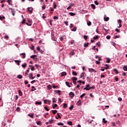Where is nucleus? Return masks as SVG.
Here are the masks:
<instances>
[{
    "mask_svg": "<svg viewBox=\"0 0 127 127\" xmlns=\"http://www.w3.org/2000/svg\"><path fill=\"white\" fill-rule=\"evenodd\" d=\"M89 71L91 72V73H93V72H96V70L93 68H89Z\"/></svg>",
    "mask_w": 127,
    "mask_h": 127,
    "instance_id": "nucleus-12",
    "label": "nucleus"
},
{
    "mask_svg": "<svg viewBox=\"0 0 127 127\" xmlns=\"http://www.w3.org/2000/svg\"><path fill=\"white\" fill-rule=\"evenodd\" d=\"M99 38V36H96V37H93V39L96 40V39H98Z\"/></svg>",
    "mask_w": 127,
    "mask_h": 127,
    "instance_id": "nucleus-43",
    "label": "nucleus"
},
{
    "mask_svg": "<svg viewBox=\"0 0 127 127\" xmlns=\"http://www.w3.org/2000/svg\"><path fill=\"white\" fill-rule=\"evenodd\" d=\"M69 55L70 56H73V55H75V53L74 52V51H72L70 53Z\"/></svg>",
    "mask_w": 127,
    "mask_h": 127,
    "instance_id": "nucleus-17",
    "label": "nucleus"
},
{
    "mask_svg": "<svg viewBox=\"0 0 127 127\" xmlns=\"http://www.w3.org/2000/svg\"><path fill=\"white\" fill-rule=\"evenodd\" d=\"M91 6L93 9H95L96 8V5H95V4H91Z\"/></svg>",
    "mask_w": 127,
    "mask_h": 127,
    "instance_id": "nucleus-21",
    "label": "nucleus"
},
{
    "mask_svg": "<svg viewBox=\"0 0 127 127\" xmlns=\"http://www.w3.org/2000/svg\"><path fill=\"white\" fill-rule=\"evenodd\" d=\"M22 24H24L25 23V19H23V20L21 22Z\"/></svg>",
    "mask_w": 127,
    "mask_h": 127,
    "instance_id": "nucleus-47",
    "label": "nucleus"
},
{
    "mask_svg": "<svg viewBox=\"0 0 127 127\" xmlns=\"http://www.w3.org/2000/svg\"><path fill=\"white\" fill-rule=\"evenodd\" d=\"M59 17H57V16H55L54 17V19H59Z\"/></svg>",
    "mask_w": 127,
    "mask_h": 127,
    "instance_id": "nucleus-62",
    "label": "nucleus"
},
{
    "mask_svg": "<svg viewBox=\"0 0 127 127\" xmlns=\"http://www.w3.org/2000/svg\"><path fill=\"white\" fill-rule=\"evenodd\" d=\"M57 107H58V105H57V104H55L54 105V106H53V109H55V108H57Z\"/></svg>",
    "mask_w": 127,
    "mask_h": 127,
    "instance_id": "nucleus-38",
    "label": "nucleus"
},
{
    "mask_svg": "<svg viewBox=\"0 0 127 127\" xmlns=\"http://www.w3.org/2000/svg\"><path fill=\"white\" fill-rule=\"evenodd\" d=\"M36 124H37V125H38V126H41V122H40V121H38V122H37V123H36Z\"/></svg>",
    "mask_w": 127,
    "mask_h": 127,
    "instance_id": "nucleus-30",
    "label": "nucleus"
},
{
    "mask_svg": "<svg viewBox=\"0 0 127 127\" xmlns=\"http://www.w3.org/2000/svg\"><path fill=\"white\" fill-rule=\"evenodd\" d=\"M58 126H64V124L62 123H58L57 124Z\"/></svg>",
    "mask_w": 127,
    "mask_h": 127,
    "instance_id": "nucleus-34",
    "label": "nucleus"
},
{
    "mask_svg": "<svg viewBox=\"0 0 127 127\" xmlns=\"http://www.w3.org/2000/svg\"><path fill=\"white\" fill-rule=\"evenodd\" d=\"M53 122H54L53 119H51L49 121V123L50 124H53Z\"/></svg>",
    "mask_w": 127,
    "mask_h": 127,
    "instance_id": "nucleus-18",
    "label": "nucleus"
},
{
    "mask_svg": "<svg viewBox=\"0 0 127 127\" xmlns=\"http://www.w3.org/2000/svg\"><path fill=\"white\" fill-rule=\"evenodd\" d=\"M16 112H19L20 111V108L19 107H17L16 109Z\"/></svg>",
    "mask_w": 127,
    "mask_h": 127,
    "instance_id": "nucleus-53",
    "label": "nucleus"
},
{
    "mask_svg": "<svg viewBox=\"0 0 127 127\" xmlns=\"http://www.w3.org/2000/svg\"><path fill=\"white\" fill-rule=\"evenodd\" d=\"M26 24L28 25V26H31L32 25V23H29L28 22H26Z\"/></svg>",
    "mask_w": 127,
    "mask_h": 127,
    "instance_id": "nucleus-32",
    "label": "nucleus"
},
{
    "mask_svg": "<svg viewBox=\"0 0 127 127\" xmlns=\"http://www.w3.org/2000/svg\"><path fill=\"white\" fill-rule=\"evenodd\" d=\"M64 23L65 24L66 26H68V21H64Z\"/></svg>",
    "mask_w": 127,
    "mask_h": 127,
    "instance_id": "nucleus-37",
    "label": "nucleus"
},
{
    "mask_svg": "<svg viewBox=\"0 0 127 127\" xmlns=\"http://www.w3.org/2000/svg\"><path fill=\"white\" fill-rule=\"evenodd\" d=\"M84 96H86V94L83 93L81 95H80V98H83V97H84Z\"/></svg>",
    "mask_w": 127,
    "mask_h": 127,
    "instance_id": "nucleus-49",
    "label": "nucleus"
},
{
    "mask_svg": "<svg viewBox=\"0 0 127 127\" xmlns=\"http://www.w3.org/2000/svg\"><path fill=\"white\" fill-rule=\"evenodd\" d=\"M111 124L113 127H116V123L115 122H112Z\"/></svg>",
    "mask_w": 127,
    "mask_h": 127,
    "instance_id": "nucleus-57",
    "label": "nucleus"
},
{
    "mask_svg": "<svg viewBox=\"0 0 127 127\" xmlns=\"http://www.w3.org/2000/svg\"><path fill=\"white\" fill-rule=\"evenodd\" d=\"M56 92H57L58 95H61V91L58 90H56Z\"/></svg>",
    "mask_w": 127,
    "mask_h": 127,
    "instance_id": "nucleus-25",
    "label": "nucleus"
},
{
    "mask_svg": "<svg viewBox=\"0 0 127 127\" xmlns=\"http://www.w3.org/2000/svg\"><path fill=\"white\" fill-rule=\"evenodd\" d=\"M84 38L85 40H87V39H88V36L84 35Z\"/></svg>",
    "mask_w": 127,
    "mask_h": 127,
    "instance_id": "nucleus-55",
    "label": "nucleus"
},
{
    "mask_svg": "<svg viewBox=\"0 0 127 127\" xmlns=\"http://www.w3.org/2000/svg\"><path fill=\"white\" fill-rule=\"evenodd\" d=\"M69 96L70 97V98H71V99H73V98H74L75 96V94H74L73 92H70L69 93Z\"/></svg>",
    "mask_w": 127,
    "mask_h": 127,
    "instance_id": "nucleus-3",
    "label": "nucleus"
},
{
    "mask_svg": "<svg viewBox=\"0 0 127 127\" xmlns=\"http://www.w3.org/2000/svg\"><path fill=\"white\" fill-rule=\"evenodd\" d=\"M67 75V72L64 71L61 73V77H63V76H66Z\"/></svg>",
    "mask_w": 127,
    "mask_h": 127,
    "instance_id": "nucleus-8",
    "label": "nucleus"
},
{
    "mask_svg": "<svg viewBox=\"0 0 127 127\" xmlns=\"http://www.w3.org/2000/svg\"><path fill=\"white\" fill-rule=\"evenodd\" d=\"M69 6L71 7L72 6H75V4L73 3H71L69 4Z\"/></svg>",
    "mask_w": 127,
    "mask_h": 127,
    "instance_id": "nucleus-42",
    "label": "nucleus"
},
{
    "mask_svg": "<svg viewBox=\"0 0 127 127\" xmlns=\"http://www.w3.org/2000/svg\"><path fill=\"white\" fill-rule=\"evenodd\" d=\"M111 60L109 58H107V63H110Z\"/></svg>",
    "mask_w": 127,
    "mask_h": 127,
    "instance_id": "nucleus-54",
    "label": "nucleus"
},
{
    "mask_svg": "<svg viewBox=\"0 0 127 127\" xmlns=\"http://www.w3.org/2000/svg\"><path fill=\"white\" fill-rule=\"evenodd\" d=\"M42 104V102L41 101L38 102L36 101L35 102V105H41Z\"/></svg>",
    "mask_w": 127,
    "mask_h": 127,
    "instance_id": "nucleus-15",
    "label": "nucleus"
},
{
    "mask_svg": "<svg viewBox=\"0 0 127 127\" xmlns=\"http://www.w3.org/2000/svg\"><path fill=\"white\" fill-rule=\"evenodd\" d=\"M44 109L46 111H47V112H48L49 111V109H48V108L47 107H45Z\"/></svg>",
    "mask_w": 127,
    "mask_h": 127,
    "instance_id": "nucleus-51",
    "label": "nucleus"
},
{
    "mask_svg": "<svg viewBox=\"0 0 127 127\" xmlns=\"http://www.w3.org/2000/svg\"><path fill=\"white\" fill-rule=\"evenodd\" d=\"M113 71L116 73V74H118L119 73V71L118 69H117V68H115Z\"/></svg>",
    "mask_w": 127,
    "mask_h": 127,
    "instance_id": "nucleus-22",
    "label": "nucleus"
},
{
    "mask_svg": "<svg viewBox=\"0 0 127 127\" xmlns=\"http://www.w3.org/2000/svg\"><path fill=\"white\" fill-rule=\"evenodd\" d=\"M103 123H104V124H107L108 123V121H106V119L103 118Z\"/></svg>",
    "mask_w": 127,
    "mask_h": 127,
    "instance_id": "nucleus-27",
    "label": "nucleus"
},
{
    "mask_svg": "<svg viewBox=\"0 0 127 127\" xmlns=\"http://www.w3.org/2000/svg\"><path fill=\"white\" fill-rule=\"evenodd\" d=\"M11 13H12V14L13 16H14L15 15V10H11Z\"/></svg>",
    "mask_w": 127,
    "mask_h": 127,
    "instance_id": "nucleus-20",
    "label": "nucleus"
},
{
    "mask_svg": "<svg viewBox=\"0 0 127 127\" xmlns=\"http://www.w3.org/2000/svg\"><path fill=\"white\" fill-rule=\"evenodd\" d=\"M91 24H92V22H91V21L87 22V25H88V26H90Z\"/></svg>",
    "mask_w": 127,
    "mask_h": 127,
    "instance_id": "nucleus-52",
    "label": "nucleus"
},
{
    "mask_svg": "<svg viewBox=\"0 0 127 127\" xmlns=\"http://www.w3.org/2000/svg\"><path fill=\"white\" fill-rule=\"evenodd\" d=\"M12 0H7V2H8L9 4H10V2H12Z\"/></svg>",
    "mask_w": 127,
    "mask_h": 127,
    "instance_id": "nucleus-59",
    "label": "nucleus"
},
{
    "mask_svg": "<svg viewBox=\"0 0 127 127\" xmlns=\"http://www.w3.org/2000/svg\"><path fill=\"white\" fill-rule=\"evenodd\" d=\"M17 99H18V96L16 95L15 97V100L17 101Z\"/></svg>",
    "mask_w": 127,
    "mask_h": 127,
    "instance_id": "nucleus-61",
    "label": "nucleus"
},
{
    "mask_svg": "<svg viewBox=\"0 0 127 127\" xmlns=\"http://www.w3.org/2000/svg\"><path fill=\"white\" fill-rule=\"evenodd\" d=\"M4 38L5 39H6V40H8V38H9L8 36L7 35L4 36Z\"/></svg>",
    "mask_w": 127,
    "mask_h": 127,
    "instance_id": "nucleus-45",
    "label": "nucleus"
},
{
    "mask_svg": "<svg viewBox=\"0 0 127 127\" xmlns=\"http://www.w3.org/2000/svg\"><path fill=\"white\" fill-rule=\"evenodd\" d=\"M72 75H74V76H77V72L75 71H72Z\"/></svg>",
    "mask_w": 127,
    "mask_h": 127,
    "instance_id": "nucleus-44",
    "label": "nucleus"
},
{
    "mask_svg": "<svg viewBox=\"0 0 127 127\" xmlns=\"http://www.w3.org/2000/svg\"><path fill=\"white\" fill-rule=\"evenodd\" d=\"M89 88H90V85L87 84L86 85V87L85 88H84V89H89Z\"/></svg>",
    "mask_w": 127,
    "mask_h": 127,
    "instance_id": "nucleus-33",
    "label": "nucleus"
},
{
    "mask_svg": "<svg viewBox=\"0 0 127 127\" xmlns=\"http://www.w3.org/2000/svg\"><path fill=\"white\" fill-rule=\"evenodd\" d=\"M79 78L83 79H86V73H85V72L81 73L79 76Z\"/></svg>",
    "mask_w": 127,
    "mask_h": 127,
    "instance_id": "nucleus-1",
    "label": "nucleus"
},
{
    "mask_svg": "<svg viewBox=\"0 0 127 127\" xmlns=\"http://www.w3.org/2000/svg\"><path fill=\"white\" fill-rule=\"evenodd\" d=\"M65 84L67 87H68V88H70L71 87V86L70 85V83H69V82L68 81L65 82Z\"/></svg>",
    "mask_w": 127,
    "mask_h": 127,
    "instance_id": "nucleus-10",
    "label": "nucleus"
},
{
    "mask_svg": "<svg viewBox=\"0 0 127 127\" xmlns=\"http://www.w3.org/2000/svg\"><path fill=\"white\" fill-rule=\"evenodd\" d=\"M36 57H37V56L36 55H32L30 57V58H32L33 59V60H37V58H36ZM36 58V59H34Z\"/></svg>",
    "mask_w": 127,
    "mask_h": 127,
    "instance_id": "nucleus-5",
    "label": "nucleus"
},
{
    "mask_svg": "<svg viewBox=\"0 0 127 127\" xmlns=\"http://www.w3.org/2000/svg\"><path fill=\"white\" fill-rule=\"evenodd\" d=\"M89 46V43H85L84 44V46L85 47H88V46Z\"/></svg>",
    "mask_w": 127,
    "mask_h": 127,
    "instance_id": "nucleus-39",
    "label": "nucleus"
},
{
    "mask_svg": "<svg viewBox=\"0 0 127 127\" xmlns=\"http://www.w3.org/2000/svg\"><path fill=\"white\" fill-rule=\"evenodd\" d=\"M14 62L15 63H17V65H18V66H19L20 65V64H19V63H20V62H19V61H18V60H15Z\"/></svg>",
    "mask_w": 127,
    "mask_h": 127,
    "instance_id": "nucleus-11",
    "label": "nucleus"
},
{
    "mask_svg": "<svg viewBox=\"0 0 127 127\" xmlns=\"http://www.w3.org/2000/svg\"><path fill=\"white\" fill-rule=\"evenodd\" d=\"M4 18H5L4 16H0V20H2V19H4Z\"/></svg>",
    "mask_w": 127,
    "mask_h": 127,
    "instance_id": "nucleus-41",
    "label": "nucleus"
},
{
    "mask_svg": "<svg viewBox=\"0 0 127 127\" xmlns=\"http://www.w3.org/2000/svg\"><path fill=\"white\" fill-rule=\"evenodd\" d=\"M20 55H22L23 57H22V58H23V59H24V58H25L26 56V54L25 53L20 54Z\"/></svg>",
    "mask_w": 127,
    "mask_h": 127,
    "instance_id": "nucleus-7",
    "label": "nucleus"
},
{
    "mask_svg": "<svg viewBox=\"0 0 127 127\" xmlns=\"http://www.w3.org/2000/svg\"><path fill=\"white\" fill-rule=\"evenodd\" d=\"M72 31H76L77 30V28L76 27H74L73 29L71 30Z\"/></svg>",
    "mask_w": 127,
    "mask_h": 127,
    "instance_id": "nucleus-40",
    "label": "nucleus"
},
{
    "mask_svg": "<svg viewBox=\"0 0 127 127\" xmlns=\"http://www.w3.org/2000/svg\"><path fill=\"white\" fill-rule=\"evenodd\" d=\"M68 125H69V126H72V122L71 121H69L68 123H67Z\"/></svg>",
    "mask_w": 127,
    "mask_h": 127,
    "instance_id": "nucleus-46",
    "label": "nucleus"
},
{
    "mask_svg": "<svg viewBox=\"0 0 127 127\" xmlns=\"http://www.w3.org/2000/svg\"><path fill=\"white\" fill-rule=\"evenodd\" d=\"M31 69L32 71H34V70H35L34 66H33L32 67H31Z\"/></svg>",
    "mask_w": 127,
    "mask_h": 127,
    "instance_id": "nucleus-63",
    "label": "nucleus"
},
{
    "mask_svg": "<svg viewBox=\"0 0 127 127\" xmlns=\"http://www.w3.org/2000/svg\"><path fill=\"white\" fill-rule=\"evenodd\" d=\"M123 70H124V71H127V66H124Z\"/></svg>",
    "mask_w": 127,
    "mask_h": 127,
    "instance_id": "nucleus-35",
    "label": "nucleus"
},
{
    "mask_svg": "<svg viewBox=\"0 0 127 127\" xmlns=\"http://www.w3.org/2000/svg\"><path fill=\"white\" fill-rule=\"evenodd\" d=\"M115 31H117V32H121V30L118 29V28H116L115 29Z\"/></svg>",
    "mask_w": 127,
    "mask_h": 127,
    "instance_id": "nucleus-50",
    "label": "nucleus"
},
{
    "mask_svg": "<svg viewBox=\"0 0 127 127\" xmlns=\"http://www.w3.org/2000/svg\"><path fill=\"white\" fill-rule=\"evenodd\" d=\"M69 14L71 16H75V15H76V13H73V12H70L69 13Z\"/></svg>",
    "mask_w": 127,
    "mask_h": 127,
    "instance_id": "nucleus-16",
    "label": "nucleus"
},
{
    "mask_svg": "<svg viewBox=\"0 0 127 127\" xmlns=\"http://www.w3.org/2000/svg\"><path fill=\"white\" fill-rule=\"evenodd\" d=\"M63 105H64V106H63V108H64L65 109V108H67V104H66V103H64Z\"/></svg>",
    "mask_w": 127,
    "mask_h": 127,
    "instance_id": "nucleus-36",
    "label": "nucleus"
},
{
    "mask_svg": "<svg viewBox=\"0 0 127 127\" xmlns=\"http://www.w3.org/2000/svg\"><path fill=\"white\" fill-rule=\"evenodd\" d=\"M95 86H92V87H89V89L83 88V90H86L87 91H90V90H94V89H95Z\"/></svg>",
    "mask_w": 127,
    "mask_h": 127,
    "instance_id": "nucleus-4",
    "label": "nucleus"
},
{
    "mask_svg": "<svg viewBox=\"0 0 127 127\" xmlns=\"http://www.w3.org/2000/svg\"><path fill=\"white\" fill-rule=\"evenodd\" d=\"M18 94H19V96H22V92L21 91V90H18Z\"/></svg>",
    "mask_w": 127,
    "mask_h": 127,
    "instance_id": "nucleus-19",
    "label": "nucleus"
},
{
    "mask_svg": "<svg viewBox=\"0 0 127 127\" xmlns=\"http://www.w3.org/2000/svg\"><path fill=\"white\" fill-rule=\"evenodd\" d=\"M28 117H30V118H31L32 119H34V117H33V114H32L31 115L30 114H28Z\"/></svg>",
    "mask_w": 127,
    "mask_h": 127,
    "instance_id": "nucleus-23",
    "label": "nucleus"
},
{
    "mask_svg": "<svg viewBox=\"0 0 127 127\" xmlns=\"http://www.w3.org/2000/svg\"><path fill=\"white\" fill-rule=\"evenodd\" d=\"M95 63H96V64L97 65H99V64H101V63L99 61H95Z\"/></svg>",
    "mask_w": 127,
    "mask_h": 127,
    "instance_id": "nucleus-56",
    "label": "nucleus"
},
{
    "mask_svg": "<svg viewBox=\"0 0 127 127\" xmlns=\"http://www.w3.org/2000/svg\"><path fill=\"white\" fill-rule=\"evenodd\" d=\"M52 112L54 115H56L57 114V110H52Z\"/></svg>",
    "mask_w": 127,
    "mask_h": 127,
    "instance_id": "nucleus-26",
    "label": "nucleus"
},
{
    "mask_svg": "<svg viewBox=\"0 0 127 127\" xmlns=\"http://www.w3.org/2000/svg\"><path fill=\"white\" fill-rule=\"evenodd\" d=\"M31 92H34V91H36V88H35V87L32 86V89H31Z\"/></svg>",
    "mask_w": 127,
    "mask_h": 127,
    "instance_id": "nucleus-13",
    "label": "nucleus"
},
{
    "mask_svg": "<svg viewBox=\"0 0 127 127\" xmlns=\"http://www.w3.org/2000/svg\"><path fill=\"white\" fill-rule=\"evenodd\" d=\"M51 101L49 100L46 99L44 100V104H47V103H51Z\"/></svg>",
    "mask_w": 127,
    "mask_h": 127,
    "instance_id": "nucleus-9",
    "label": "nucleus"
},
{
    "mask_svg": "<svg viewBox=\"0 0 127 127\" xmlns=\"http://www.w3.org/2000/svg\"><path fill=\"white\" fill-rule=\"evenodd\" d=\"M76 105H77L78 106H81L82 105V103L81 102V100L78 101L76 103Z\"/></svg>",
    "mask_w": 127,
    "mask_h": 127,
    "instance_id": "nucleus-14",
    "label": "nucleus"
},
{
    "mask_svg": "<svg viewBox=\"0 0 127 127\" xmlns=\"http://www.w3.org/2000/svg\"><path fill=\"white\" fill-rule=\"evenodd\" d=\"M18 79H22V75L19 74L17 75Z\"/></svg>",
    "mask_w": 127,
    "mask_h": 127,
    "instance_id": "nucleus-24",
    "label": "nucleus"
},
{
    "mask_svg": "<svg viewBox=\"0 0 127 127\" xmlns=\"http://www.w3.org/2000/svg\"><path fill=\"white\" fill-rule=\"evenodd\" d=\"M32 76H33L32 73H30L29 74V78H30V79H32V80H33V79H34V78H35V77Z\"/></svg>",
    "mask_w": 127,
    "mask_h": 127,
    "instance_id": "nucleus-6",
    "label": "nucleus"
},
{
    "mask_svg": "<svg viewBox=\"0 0 127 127\" xmlns=\"http://www.w3.org/2000/svg\"><path fill=\"white\" fill-rule=\"evenodd\" d=\"M27 65V64H26V63H24V64H22V67L23 68H25L26 67Z\"/></svg>",
    "mask_w": 127,
    "mask_h": 127,
    "instance_id": "nucleus-31",
    "label": "nucleus"
},
{
    "mask_svg": "<svg viewBox=\"0 0 127 127\" xmlns=\"http://www.w3.org/2000/svg\"><path fill=\"white\" fill-rule=\"evenodd\" d=\"M71 80H77V77H73L71 78Z\"/></svg>",
    "mask_w": 127,
    "mask_h": 127,
    "instance_id": "nucleus-64",
    "label": "nucleus"
},
{
    "mask_svg": "<svg viewBox=\"0 0 127 127\" xmlns=\"http://www.w3.org/2000/svg\"><path fill=\"white\" fill-rule=\"evenodd\" d=\"M118 23L119 24H122V20H121V19L118 20Z\"/></svg>",
    "mask_w": 127,
    "mask_h": 127,
    "instance_id": "nucleus-48",
    "label": "nucleus"
},
{
    "mask_svg": "<svg viewBox=\"0 0 127 127\" xmlns=\"http://www.w3.org/2000/svg\"><path fill=\"white\" fill-rule=\"evenodd\" d=\"M27 10L29 12V13H32V12L33 11V8L31 7H28Z\"/></svg>",
    "mask_w": 127,
    "mask_h": 127,
    "instance_id": "nucleus-2",
    "label": "nucleus"
},
{
    "mask_svg": "<svg viewBox=\"0 0 127 127\" xmlns=\"http://www.w3.org/2000/svg\"><path fill=\"white\" fill-rule=\"evenodd\" d=\"M96 45H97V46L98 47H101V43L100 42H98L97 43H96Z\"/></svg>",
    "mask_w": 127,
    "mask_h": 127,
    "instance_id": "nucleus-28",
    "label": "nucleus"
},
{
    "mask_svg": "<svg viewBox=\"0 0 127 127\" xmlns=\"http://www.w3.org/2000/svg\"><path fill=\"white\" fill-rule=\"evenodd\" d=\"M107 39H111V36L108 35L106 37Z\"/></svg>",
    "mask_w": 127,
    "mask_h": 127,
    "instance_id": "nucleus-58",
    "label": "nucleus"
},
{
    "mask_svg": "<svg viewBox=\"0 0 127 127\" xmlns=\"http://www.w3.org/2000/svg\"><path fill=\"white\" fill-rule=\"evenodd\" d=\"M109 19H110V18H109L108 17H104V20L105 21H108Z\"/></svg>",
    "mask_w": 127,
    "mask_h": 127,
    "instance_id": "nucleus-29",
    "label": "nucleus"
},
{
    "mask_svg": "<svg viewBox=\"0 0 127 127\" xmlns=\"http://www.w3.org/2000/svg\"><path fill=\"white\" fill-rule=\"evenodd\" d=\"M73 108H74V106L71 105L70 107H69V110H70V111L73 109Z\"/></svg>",
    "mask_w": 127,
    "mask_h": 127,
    "instance_id": "nucleus-60",
    "label": "nucleus"
}]
</instances>
